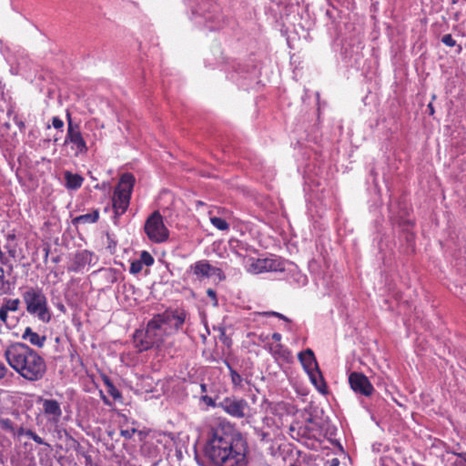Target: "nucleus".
I'll return each mask as SVG.
<instances>
[{
	"mask_svg": "<svg viewBox=\"0 0 466 466\" xmlns=\"http://www.w3.org/2000/svg\"><path fill=\"white\" fill-rule=\"evenodd\" d=\"M204 454L215 466H248V443L231 425L220 424L212 429Z\"/></svg>",
	"mask_w": 466,
	"mask_h": 466,
	"instance_id": "obj_1",
	"label": "nucleus"
},
{
	"mask_svg": "<svg viewBox=\"0 0 466 466\" xmlns=\"http://www.w3.org/2000/svg\"><path fill=\"white\" fill-rule=\"evenodd\" d=\"M4 358L10 368L26 381L42 380L47 372L44 357L25 343H11L4 350Z\"/></svg>",
	"mask_w": 466,
	"mask_h": 466,
	"instance_id": "obj_2",
	"label": "nucleus"
},
{
	"mask_svg": "<svg viewBox=\"0 0 466 466\" xmlns=\"http://www.w3.org/2000/svg\"><path fill=\"white\" fill-rule=\"evenodd\" d=\"M164 317L155 315L147 324L145 329H137L133 339L138 351L148 350L152 348H159L167 336V327L164 324Z\"/></svg>",
	"mask_w": 466,
	"mask_h": 466,
	"instance_id": "obj_3",
	"label": "nucleus"
},
{
	"mask_svg": "<svg viewBox=\"0 0 466 466\" xmlns=\"http://www.w3.org/2000/svg\"><path fill=\"white\" fill-rule=\"evenodd\" d=\"M190 19L199 25H204L210 31L218 30L224 24L218 5L214 0H189Z\"/></svg>",
	"mask_w": 466,
	"mask_h": 466,
	"instance_id": "obj_4",
	"label": "nucleus"
},
{
	"mask_svg": "<svg viewBox=\"0 0 466 466\" xmlns=\"http://www.w3.org/2000/svg\"><path fill=\"white\" fill-rule=\"evenodd\" d=\"M26 311L40 321L48 323L52 313L48 308L47 298L39 287H28L22 294Z\"/></svg>",
	"mask_w": 466,
	"mask_h": 466,
	"instance_id": "obj_5",
	"label": "nucleus"
},
{
	"mask_svg": "<svg viewBox=\"0 0 466 466\" xmlns=\"http://www.w3.org/2000/svg\"><path fill=\"white\" fill-rule=\"evenodd\" d=\"M135 185V177L131 173H124L115 187L112 198L114 208V221L116 223L128 208L131 199L133 187Z\"/></svg>",
	"mask_w": 466,
	"mask_h": 466,
	"instance_id": "obj_6",
	"label": "nucleus"
},
{
	"mask_svg": "<svg viewBox=\"0 0 466 466\" xmlns=\"http://www.w3.org/2000/svg\"><path fill=\"white\" fill-rule=\"evenodd\" d=\"M144 230L148 239L154 243H163L169 237V231L165 226L163 217L158 210L151 213L147 218Z\"/></svg>",
	"mask_w": 466,
	"mask_h": 466,
	"instance_id": "obj_7",
	"label": "nucleus"
},
{
	"mask_svg": "<svg viewBox=\"0 0 466 466\" xmlns=\"http://www.w3.org/2000/svg\"><path fill=\"white\" fill-rule=\"evenodd\" d=\"M218 408L235 419L248 418L250 406L248 402L243 399L234 395L223 398L218 403Z\"/></svg>",
	"mask_w": 466,
	"mask_h": 466,
	"instance_id": "obj_8",
	"label": "nucleus"
},
{
	"mask_svg": "<svg viewBox=\"0 0 466 466\" xmlns=\"http://www.w3.org/2000/svg\"><path fill=\"white\" fill-rule=\"evenodd\" d=\"M67 131L64 141L65 145L71 144V149L76 157L86 154L88 147L80 131V126L74 124L71 114L66 111Z\"/></svg>",
	"mask_w": 466,
	"mask_h": 466,
	"instance_id": "obj_9",
	"label": "nucleus"
},
{
	"mask_svg": "<svg viewBox=\"0 0 466 466\" xmlns=\"http://www.w3.org/2000/svg\"><path fill=\"white\" fill-rule=\"evenodd\" d=\"M97 262V257L91 251L82 249L76 251L71 258L70 265L67 267L69 272H81L86 267L95 265Z\"/></svg>",
	"mask_w": 466,
	"mask_h": 466,
	"instance_id": "obj_10",
	"label": "nucleus"
},
{
	"mask_svg": "<svg viewBox=\"0 0 466 466\" xmlns=\"http://www.w3.org/2000/svg\"><path fill=\"white\" fill-rule=\"evenodd\" d=\"M349 383L351 390L360 395L370 397L374 391V387L369 379L360 372H351L349 376Z\"/></svg>",
	"mask_w": 466,
	"mask_h": 466,
	"instance_id": "obj_11",
	"label": "nucleus"
},
{
	"mask_svg": "<svg viewBox=\"0 0 466 466\" xmlns=\"http://www.w3.org/2000/svg\"><path fill=\"white\" fill-rule=\"evenodd\" d=\"M252 268L255 273L277 272L284 270V263L279 258H258Z\"/></svg>",
	"mask_w": 466,
	"mask_h": 466,
	"instance_id": "obj_12",
	"label": "nucleus"
},
{
	"mask_svg": "<svg viewBox=\"0 0 466 466\" xmlns=\"http://www.w3.org/2000/svg\"><path fill=\"white\" fill-rule=\"evenodd\" d=\"M39 402L43 405V412L47 420L53 423H57L62 416L60 403L53 399L40 398Z\"/></svg>",
	"mask_w": 466,
	"mask_h": 466,
	"instance_id": "obj_13",
	"label": "nucleus"
},
{
	"mask_svg": "<svg viewBox=\"0 0 466 466\" xmlns=\"http://www.w3.org/2000/svg\"><path fill=\"white\" fill-rule=\"evenodd\" d=\"M160 317H164V324L166 327H174L176 330L182 328L187 319V312L184 309H176L174 311H165L160 314Z\"/></svg>",
	"mask_w": 466,
	"mask_h": 466,
	"instance_id": "obj_14",
	"label": "nucleus"
},
{
	"mask_svg": "<svg viewBox=\"0 0 466 466\" xmlns=\"http://www.w3.org/2000/svg\"><path fill=\"white\" fill-rule=\"evenodd\" d=\"M210 263L202 259L190 265L189 270L196 276L197 279L202 281L210 278Z\"/></svg>",
	"mask_w": 466,
	"mask_h": 466,
	"instance_id": "obj_15",
	"label": "nucleus"
},
{
	"mask_svg": "<svg viewBox=\"0 0 466 466\" xmlns=\"http://www.w3.org/2000/svg\"><path fill=\"white\" fill-rule=\"evenodd\" d=\"M298 358L306 372L319 368L314 352L310 349L300 351Z\"/></svg>",
	"mask_w": 466,
	"mask_h": 466,
	"instance_id": "obj_16",
	"label": "nucleus"
},
{
	"mask_svg": "<svg viewBox=\"0 0 466 466\" xmlns=\"http://www.w3.org/2000/svg\"><path fill=\"white\" fill-rule=\"evenodd\" d=\"M65 187L69 190H76L81 187L84 177L79 174H74L71 171L64 172Z\"/></svg>",
	"mask_w": 466,
	"mask_h": 466,
	"instance_id": "obj_17",
	"label": "nucleus"
},
{
	"mask_svg": "<svg viewBox=\"0 0 466 466\" xmlns=\"http://www.w3.org/2000/svg\"><path fill=\"white\" fill-rule=\"evenodd\" d=\"M22 339L25 340H28L33 346H35L37 348H43L46 340V336L39 335L38 333L35 332L30 327H26L25 329V331L22 334Z\"/></svg>",
	"mask_w": 466,
	"mask_h": 466,
	"instance_id": "obj_18",
	"label": "nucleus"
},
{
	"mask_svg": "<svg viewBox=\"0 0 466 466\" xmlns=\"http://www.w3.org/2000/svg\"><path fill=\"white\" fill-rule=\"evenodd\" d=\"M229 248L238 257H245L247 253L251 249V247L238 238H230L228 241Z\"/></svg>",
	"mask_w": 466,
	"mask_h": 466,
	"instance_id": "obj_19",
	"label": "nucleus"
},
{
	"mask_svg": "<svg viewBox=\"0 0 466 466\" xmlns=\"http://www.w3.org/2000/svg\"><path fill=\"white\" fill-rule=\"evenodd\" d=\"M310 381L320 393L327 392V386L319 368L307 372Z\"/></svg>",
	"mask_w": 466,
	"mask_h": 466,
	"instance_id": "obj_20",
	"label": "nucleus"
},
{
	"mask_svg": "<svg viewBox=\"0 0 466 466\" xmlns=\"http://www.w3.org/2000/svg\"><path fill=\"white\" fill-rule=\"evenodd\" d=\"M99 218V210L95 209L90 213L80 215L73 218L72 222L74 225L79 224H93L96 223Z\"/></svg>",
	"mask_w": 466,
	"mask_h": 466,
	"instance_id": "obj_21",
	"label": "nucleus"
},
{
	"mask_svg": "<svg viewBox=\"0 0 466 466\" xmlns=\"http://www.w3.org/2000/svg\"><path fill=\"white\" fill-rule=\"evenodd\" d=\"M224 363L228 369L232 385L236 388L242 387L243 379L240 374L232 368L231 364L228 360H224Z\"/></svg>",
	"mask_w": 466,
	"mask_h": 466,
	"instance_id": "obj_22",
	"label": "nucleus"
},
{
	"mask_svg": "<svg viewBox=\"0 0 466 466\" xmlns=\"http://www.w3.org/2000/svg\"><path fill=\"white\" fill-rule=\"evenodd\" d=\"M104 383L106 386L107 393L114 399L119 400L122 398L120 391L116 389V387L113 384L109 378L106 377L104 379Z\"/></svg>",
	"mask_w": 466,
	"mask_h": 466,
	"instance_id": "obj_23",
	"label": "nucleus"
},
{
	"mask_svg": "<svg viewBox=\"0 0 466 466\" xmlns=\"http://www.w3.org/2000/svg\"><path fill=\"white\" fill-rule=\"evenodd\" d=\"M0 264V295L9 294L11 292V286L8 280L5 279V270Z\"/></svg>",
	"mask_w": 466,
	"mask_h": 466,
	"instance_id": "obj_24",
	"label": "nucleus"
},
{
	"mask_svg": "<svg viewBox=\"0 0 466 466\" xmlns=\"http://www.w3.org/2000/svg\"><path fill=\"white\" fill-rule=\"evenodd\" d=\"M210 223L218 230L226 231L229 229L228 223L223 218L216 216L210 217Z\"/></svg>",
	"mask_w": 466,
	"mask_h": 466,
	"instance_id": "obj_25",
	"label": "nucleus"
},
{
	"mask_svg": "<svg viewBox=\"0 0 466 466\" xmlns=\"http://www.w3.org/2000/svg\"><path fill=\"white\" fill-rule=\"evenodd\" d=\"M20 299H3V307L7 311L15 312L19 309Z\"/></svg>",
	"mask_w": 466,
	"mask_h": 466,
	"instance_id": "obj_26",
	"label": "nucleus"
},
{
	"mask_svg": "<svg viewBox=\"0 0 466 466\" xmlns=\"http://www.w3.org/2000/svg\"><path fill=\"white\" fill-rule=\"evenodd\" d=\"M270 351L274 357H280L284 360H288L290 355V351L282 344L276 345L274 349L270 348Z\"/></svg>",
	"mask_w": 466,
	"mask_h": 466,
	"instance_id": "obj_27",
	"label": "nucleus"
},
{
	"mask_svg": "<svg viewBox=\"0 0 466 466\" xmlns=\"http://www.w3.org/2000/svg\"><path fill=\"white\" fill-rule=\"evenodd\" d=\"M0 428L5 431L15 435V428L13 421L8 418L0 419Z\"/></svg>",
	"mask_w": 466,
	"mask_h": 466,
	"instance_id": "obj_28",
	"label": "nucleus"
},
{
	"mask_svg": "<svg viewBox=\"0 0 466 466\" xmlns=\"http://www.w3.org/2000/svg\"><path fill=\"white\" fill-rule=\"evenodd\" d=\"M142 265H146L147 267L154 264V258L147 251H142L140 254L139 259H137Z\"/></svg>",
	"mask_w": 466,
	"mask_h": 466,
	"instance_id": "obj_29",
	"label": "nucleus"
},
{
	"mask_svg": "<svg viewBox=\"0 0 466 466\" xmlns=\"http://www.w3.org/2000/svg\"><path fill=\"white\" fill-rule=\"evenodd\" d=\"M290 436L293 439H299V437H304L308 433V428L307 427H299L298 430H296L293 426L289 428Z\"/></svg>",
	"mask_w": 466,
	"mask_h": 466,
	"instance_id": "obj_30",
	"label": "nucleus"
},
{
	"mask_svg": "<svg viewBox=\"0 0 466 466\" xmlns=\"http://www.w3.org/2000/svg\"><path fill=\"white\" fill-rule=\"evenodd\" d=\"M457 459L452 463L453 466H466V452H452Z\"/></svg>",
	"mask_w": 466,
	"mask_h": 466,
	"instance_id": "obj_31",
	"label": "nucleus"
},
{
	"mask_svg": "<svg viewBox=\"0 0 466 466\" xmlns=\"http://www.w3.org/2000/svg\"><path fill=\"white\" fill-rule=\"evenodd\" d=\"M212 276H216L220 281L226 279V276L221 268L210 265V277Z\"/></svg>",
	"mask_w": 466,
	"mask_h": 466,
	"instance_id": "obj_32",
	"label": "nucleus"
},
{
	"mask_svg": "<svg viewBox=\"0 0 466 466\" xmlns=\"http://www.w3.org/2000/svg\"><path fill=\"white\" fill-rule=\"evenodd\" d=\"M143 265L138 260H134L131 262L129 272L131 274H137L142 270Z\"/></svg>",
	"mask_w": 466,
	"mask_h": 466,
	"instance_id": "obj_33",
	"label": "nucleus"
},
{
	"mask_svg": "<svg viewBox=\"0 0 466 466\" xmlns=\"http://www.w3.org/2000/svg\"><path fill=\"white\" fill-rule=\"evenodd\" d=\"M441 42L447 46H454L456 45V41L453 39L451 34L444 35L441 37Z\"/></svg>",
	"mask_w": 466,
	"mask_h": 466,
	"instance_id": "obj_34",
	"label": "nucleus"
},
{
	"mask_svg": "<svg viewBox=\"0 0 466 466\" xmlns=\"http://www.w3.org/2000/svg\"><path fill=\"white\" fill-rule=\"evenodd\" d=\"M52 126L56 129H62L64 127V122L63 120L58 116H53L52 117Z\"/></svg>",
	"mask_w": 466,
	"mask_h": 466,
	"instance_id": "obj_35",
	"label": "nucleus"
},
{
	"mask_svg": "<svg viewBox=\"0 0 466 466\" xmlns=\"http://www.w3.org/2000/svg\"><path fill=\"white\" fill-rule=\"evenodd\" d=\"M8 311L3 307H0V320L6 326H8Z\"/></svg>",
	"mask_w": 466,
	"mask_h": 466,
	"instance_id": "obj_36",
	"label": "nucleus"
},
{
	"mask_svg": "<svg viewBox=\"0 0 466 466\" xmlns=\"http://www.w3.org/2000/svg\"><path fill=\"white\" fill-rule=\"evenodd\" d=\"M262 314L265 315V316H275V317H277V318H279L280 319H283V320H285L287 322L290 321L289 319H288L286 316H284L281 313L276 312V311H268V312H263Z\"/></svg>",
	"mask_w": 466,
	"mask_h": 466,
	"instance_id": "obj_37",
	"label": "nucleus"
},
{
	"mask_svg": "<svg viewBox=\"0 0 466 466\" xmlns=\"http://www.w3.org/2000/svg\"><path fill=\"white\" fill-rule=\"evenodd\" d=\"M117 275H118V272L116 269H108V281L110 283H115L117 281Z\"/></svg>",
	"mask_w": 466,
	"mask_h": 466,
	"instance_id": "obj_38",
	"label": "nucleus"
},
{
	"mask_svg": "<svg viewBox=\"0 0 466 466\" xmlns=\"http://www.w3.org/2000/svg\"><path fill=\"white\" fill-rule=\"evenodd\" d=\"M83 457L85 459V466H99L97 463H96L93 461V458H92V456L90 454L84 453Z\"/></svg>",
	"mask_w": 466,
	"mask_h": 466,
	"instance_id": "obj_39",
	"label": "nucleus"
},
{
	"mask_svg": "<svg viewBox=\"0 0 466 466\" xmlns=\"http://www.w3.org/2000/svg\"><path fill=\"white\" fill-rule=\"evenodd\" d=\"M137 431L136 429H131V430H122L120 434L122 437L127 439V440H130L133 435L135 434V432Z\"/></svg>",
	"mask_w": 466,
	"mask_h": 466,
	"instance_id": "obj_40",
	"label": "nucleus"
},
{
	"mask_svg": "<svg viewBox=\"0 0 466 466\" xmlns=\"http://www.w3.org/2000/svg\"><path fill=\"white\" fill-rule=\"evenodd\" d=\"M106 237H107V240H108L107 248L111 252H114L115 248L116 247V242L114 239H112V238L109 234H106Z\"/></svg>",
	"mask_w": 466,
	"mask_h": 466,
	"instance_id": "obj_41",
	"label": "nucleus"
},
{
	"mask_svg": "<svg viewBox=\"0 0 466 466\" xmlns=\"http://www.w3.org/2000/svg\"><path fill=\"white\" fill-rule=\"evenodd\" d=\"M8 372V369L5 365L0 360V380L4 379Z\"/></svg>",
	"mask_w": 466,
	"mask_h": 466,
	"instance_id": "obj_42",
	"label": "nucleus"
},
{
	"mask_svg": "<svg viewBox=\"0 0 466 466\" xmlns=\"http://www.w3.org/2000/svg\"><path fill=\"white\" fill-rule=\"evenodd\" d=\"M32 440L36 442L37 444H40V445H47L49 446L46 442H45V441L39 436L37 435L36 433L33 436Z\"/></svg>",
	"mask_w": 466,
	"mask_h": 466,
	"instance_id": "obj_43",
	"label": "nucleus"
},
{
	"mask_svg": "<svg viewBox=\"0 0 466 466\" xmlns=\"http://www.w3.org/2000/svg\"><path fill=\"white\" fill-rule=\"evenodd\" d=\"M203 400L209 406L218 407V403H216L214 400L208 396H204Z\"/></svg>",
	"mask_w": 466,
	"mask_h": 466,
	"instance_id": "obj_44",
	"label": "nucleus"
},
{
	"mask_svg": "<svg viewBox=\"0 0 466 466\" xmlns=\"http://www.w3.org/2000/svg\"><path fill=\"white\" fill-rule=\"evenodd\" d=\"M207 295L217 303V293L214 289H208L207 290Z\"/></svg>",
	"mask_w": 466,
	"mask_h": 466,
	"instance_id": "obj_45",
	"label": "nucleus"
},
{
	"mask_svg": "<svg viewBox=\"0 0 466 466\" xmlns=\"http://www.w3.org/2000/svg\"><path fill=\"white\" fill-rule=\"evenodd\" d=\"M272 339H274L275 341H280L281 339H282V336L280 333L279 332H274L271 336Z\"/></svg>",
	"mask_w": 466,
	"mask_h": 466,
	"instance_id": "obj_46",
	"label": "nucleus"
},
{
	"mask_svg": "<svg viewBox=\"0 0 466 466\" xmlns=\"http://www.w3.org/2000/svg\"><path fill=\"white\" fill-rule=\"evenodd\" d=\"M26 430H25L23 427H20L19 429H15V436H17V437H20L22 435H25V431Z\"/></svg>",
	"mask_w": 466,
	"mask_h": 466,
	"instance_id": "obj_47",
	"label": "nucleus"
},
{
	"mask_svg": "<svg viewBox=\"0 0 466 466\" xmlns=\"http://www.w3.org/2000/svg\"><path fill=\"white\" fill-rule=\"evenodd\" d=\"M5 85L3 83L2 79L0 78V98L4 96Z\"/></svg>",
	"mask_w": 466,
	"mask_h": 466,
	"instance_id": "obj_48",
	"label": "nucleus"
},
{
	"mask_svg": "<svg viewBox=\"0 0 466 466\" xmlns=\"http://www.w3.org/2000/svg\"><path fill=\"white\" fill-rule=\"evenodd\" d=\"M56 307L57 308V309H59L61 312L65 313L66 312V307L63 303H57L56 305Z\"/></svg>",
	"mask_w": 466,
	"mask_h": 466,
	"instance_id": "obj_49",
	"label": "nucleus"
},
{
	"mask_svg": "<svg viewBox=\"0 0 466 466\" xmlns=\"http://www.w3.org/2000/svg\"><path fill=\"white\" fill-rule=\"evenodd\" d=\"M35 434V431H33L32 430L28 429L25 431V435L29 437L30 439L33 438V436Z\"/></svg>",
	"mask_w": 466,
	"mask_h": 466,
	"instance_id": "obj_50",
	"label": "nucleus"
},
{
	"mask_svg": "<svg viewBox=\"0 0 466 466\" xmlns=\"http://www.w3.org/2000/svg\"><path fill=\"white\" fill-rule=\"evenodd\" d=\"M258 339H259V341H261V342H265L266 340H268V335L260 334V335L258 336Z\"/></svg>",
	"mask_w": 466,
	"mask_h": 466,
	"instance_id": "obj_51",
	"label": "nucleus"
},
{
	"mask_svg": "<svg viewBox=\"0 0 466 466\" xmlns=\"http://www.w3.org/2000/svg\"><path fill=\"white\" fill-rule=\"evenodd\" d=\"M428 110H429V114L431 116H432L434 114V107L432 106V103H430L427 106Z\"/></svg>",
	"mask_w": 466,
	"mask_h": 466,
	"instance_id": "obj_52",
	"label": "nucleus"
},
{
	"mask_svg": "<svg viewBox=\"0 0 466 466\" xmlns=\"http://www.w3.org/2000/svg\"><path fill=\"white\" fill-rule=\"evenodd\" d=\"M16 124H17V126H18V127H19V129H20V130H22L23 128H25V124H24V122L20 121V122H18V123H16Z\"/></svg>",
	"mask_w": 466,
	"mask_h": 466,
	"instance_id": "obj_53",
	"label": "nucleus"
},
{
	"mask_svg": "<svg viewBox=\"0 0 466 466\" xmlns=\"http://www.w3.org/2000/svg\"><path fill=\"white\" fill-rule=\"evenodd\" d=\"M300 279H301L302 285H305L307 283V277L306 276H301Z\"/></svg>",
	"mask_w": 466,
	"mask_h": 466,
	"instance_id": "obj_54",
	"label": "nucleus"
},
{
	"mask_svg": "<svg viewBox=\"0 0 466 466\" xmlns=\"http://www.w3.org/2000/svg\"><path fill=\"white\" fill-rule=\"evenodd\" d=\"M201 392H206L207 391V385L206 384H201Z\"/></svg>",
	"mask_w": 466,
	"mask_h": 466,
	"instance_id": "obj_55",
	"label": "nucleus"
},
{
	"mask_svg": "<svg viewBox=\"0 0 466 466\" xmlns=\"http://www.w3.org/2000/svg\"><path fill=\"white\" fill-rule=\"evenodd\" d=\"M338 465H339V461H338V460H337V459H334V460L332 461V464H331L330 466H338Z\"/></svg>",
	"mask_w": 466,
	"mask_h": 466,
	"instance_id": "obj_56",
	"label": "nucleus"
},
{
	"mask_svg": "<svg viewBox=\"0 0 466 466\" xmlns=\"http://www.w3.org/2000/svg\"><path fill=\"white\" fill-rule=\"evenodd\" d=\"M8 253L11 257H15V251L14 249H8Z\"/></svg>",
	"mask_w": 466,
	"mask_h": 466,
	"instance_id": "obj_57",
	"label": "nucleus"
},
{
	"mask_svg": "<svg viewBox=\"0 0 466 466\" xmlns=\"http://www.w3.org/2000/svg\"><path fill=\"white\" fill-rule=\"evenodd\" d=\"M45 251H46V256H45V257H46V258L48 257L49 249H48V248H46V249H45Z\"/></svg>",
	"mask_w": 466,
	"mask_h": 466,
	"instance_id": "obj_58",
	"label": "nucleus"
},
{
	"mask_svg": "<svg viewBox=\"0 0 466 466\" xmlns=\"http://www.w3.org/2000/svg\"><path fill=\"white\" fill-rule=\"evenodd\" d=\"M53 261H54V262H58V261H59V258H53Z\"/></svg>",
	"mask_w": 466,
	"mask_h": 466,
	"instance_id": "obj_59",
	"label": "nucleus"
},
{
	"mask_svg": "<svg viewBox=\"0 0 466 466\" xmlns=\"http://www.w3.org/2000/svg\"><path fill=\"white\" fill-rule=\"evenodd\" d=\"M55 142H57L58 141V137H56L55 139H54Z\"/></svg>",
	"mask_w": 466,
	"mask_h": 466,
	"instance_id": "obj_60",
	"label": "nucleus"
},
{
	"mask_svg": "<svg viewBox=\"0 0 466 466\" xmlns=\"http://www.w3.org/2000/svg\"><path fill=\"white\" fill-rule=\"evenodd\" d=\"M290 466H297V465H295V464H291Z\"/></svg>",
	"mask_w": 466,
	"mask_h": 466,
	"instance_id": "obj_61",
	"label": "nucleus"
}]
</instances>
